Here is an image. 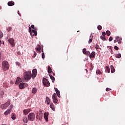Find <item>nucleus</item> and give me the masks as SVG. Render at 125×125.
<instances>
[{"mask_svg":"<svg viewBox=\"0 0 125 125\" xmlns=\"http://www.w3.org/2000/svg\"><path fill=\"white\" fill-rule=\"evenodd\" d=\"M114 49H115V50H119V47L114 46Z\"/></svg>","mask_w":125,"mask_h":125,"instance_id":"43","label":"nucleus"},{"mask_svg":"<svg viewBox=\"0 0 125 125\" xmlns=\"http://www.w3.org/2000/svg\"><path fill=\"white\" fill-rule=\"evenodd\" d=\"M102 35H103V36H104V37H105V36H106V32H103L102 33Z\"/></svg>","mask_w":125,"mask_h":125,"instance_id":"45","label":"nucleus"},{"mask_svg":"<svg viewBox=\"0 0 125 125\" xmlns=\"http://www.w3.org/2000/svg\"><path fill=\"white\" fill-rule=\"evenodd\" d=\"M28 30H29V32L30 33V36H31V37H33V33H32V28L29 26Z\"/></svg>","mask_w":125,"mask_h":125,"instance_id":"28","label":"nucleus"},{"mask_svg":"<svg viewBox=\"0 0 125 125\" xmlns=\"http://www.w3.org/2000/svg\"><path fill=\"white\" fill-rule=\"evenodd\" d=\"M38 115H39L40 118H41V119H42V113L40 112V113H38Z\"/></svg>","mask_w":125,"mask_h":125,"instance_id":"41","label":"nucleus"},{"mask_svg":"<svg viewBox=\"0 0 125 125\" xmlns=\"http://www.w3.org/2000/svg\"><path fill=\"white\" fill-rule=\"evenodd\" d=\"M7 5L8 6H13L14 5V2L13 1H9L8 2Z\"/></svg>","mask_w":125,"mask_h":125,"instance_id":"18","label":"nucleus"},{"mask_svg":"<svg viewBox=\"0 0 125 125\" xmlns=\"http://www.w3.org/2000/svg\"><path fill=\"white\" fill-rule=\"evenodd\" d=\"M11 119L12 120H15L16 119V115L15 114V113H12V115H11Z\"/></svg>","mask_w":125,"mask_h":125,"instance_id":"22","label":"nucleus"},{"mask_svg":"<svg viewBox=\"0 0 125 125\" xmlns=\"http://www.w3.org/2000/svg\"><path fill=\"white\" fill-rule=\"evenodd\" d=\"M115 57L116 58H121L122 57V55L121 54H118L116 55Z\"/></svg>","mask_w":125,"mask_h":125,"instance_id":"33","label":"nucleus"},{"mask_svg":"<svg viewBox=\"0 0 125 125\" xmlns=\"http://www.w3.org/2000/svg\"><path fill=\"white\" fill-rule=\"evenodd\" d=\"M10 83H13V82L12 81H11Z\"/></svg>","mask_w":125,"mask_h":125,"instance_id":"55","label":"nucleus"},{"mask_svg":"<svg viewBox=\"0 0 125 125\" xmlns=\"http://www.w3.org/2000/svg\"><path fill=\"white\" fill-rule=\"evenodd\" d=\"M21 82H22V81L21 80V78H20V77H18L15 82V84H19L20 83H21Z\"/></svg>","mask_w":125,"mask_h":125,"instance_id":"16","label":"nucleus"},{"mask_svg":"<svg viewBox=\"0 0 125 125\" xmlns=\"http://www.w3.org/2000/svg\"><path fill=\"white\" fill-rule=\"evenodd\" d=\"M28 86V84L27 83H23V88L27 87Z\"/></svg>","mask_w":125,"mask_h":125,"instance_id":"38","label":"nucleus"},{"mask_svg":"<svg viewBox=\"0 0 125 125\" xmlns=\"http://www.w3.org/2000/svg\"><path fill=\"white\" fill-rule=\"evenodd\" d=\"M42 59H44V58H45V57H44V53H42Z\"/></svg>","mask_w":125,"mask_h":125,"instance_id":"48","label":"nucleus"},{"mask_svg":"<svg viewBox=\"0 0 125 125\" xmlns=\"http://www.w3.org/2000/svg\"><path fill=\"white\" fill-rule=\"evenodd\" d=\"M35 49H36L37 51H39V52H41V45H39L38 48H35Z\"/></svg>","mask_w":125,"mask_h":125,"instance_id":"31","label":"nucleus"},{"mask_svg":"<svg viewBox=\"0 0 125 125\" xmlns=\"http://www.w3.org/2000/svg\"><path fill=\"white\" fill-rule=\"evenodd\" d=\"M34 55L33 56V58H35V57H36V56H37V53L36 52H35V51H34Z\"/></svg>","mask_w":125,"mask_h":125,"instance_id":"47","label":"nucleus"},{"mask_svg":"<svg viewBox=\"0 0 125 125\" xmlns=\"http://www.w3.org/2000/svg\"><path fill=\"white\" fill-rule=\"evenodd\" d=\"M10 107V108L8 109L7 110L4 112V115L5 116H8V115H9V114H10V113L11 112V109L13 108V105H11Z\"/></svg>","mask_w":125,"mask_h":125,"instance_id":"7","label":"nucleus"},{"mask_svg":"<svg viewBox=\"0 0 125 125\" xmlns=\"http://www.w3.org/2000/svg\"><path fill=\"white\" fill-rule=\"evenodd\" d=\"M42 83L43 85L44 86H46V87H48V86H50V83H49V81L46 78H43L42 79Z\"/></svg>","mask_w":125,"mask_h":125,"instance_id":"3","label":"nucleus"},{"mask_svg":"<svg viewBox=\"0 0 125 125\" xmlns=\"http://www.w3.org/2000/svg\"><path fill=\"white\" fill-rule=\"evenodd\" d=\"M16 65H17V66H20V63L19 62H16Z\"/></svg>","mask_w":125,"mask_h":125,"instance_id":"49","label":"nucleus"},{"mask_svg":"<svg viewBox=\"0 0 125 125\" xmlns=\"http://www.w3.org/2000/svg\"><path fill=\"white\" fill-rule=\"evenodd\" d=\"M8 42L10 43L12 47H14L15 44H14V39L12 38L9 39Z\"/></svg>","mask_w":125,"mask_h":125,"instance_id":"6","label":"nucleus"},{"mask_svg":"<svg viewBox=\"0 0 125 125\" xmlns=\"http://www.w3.org/2000/svg\"><path fill=\"white\" fill-rule=\"evenodd\" d=\"M18 14H19V15H20V16H21V14L19 12V11H18Z\"/></svg>","mask_w":125,"mask_h":125,"instance_id":"52","label":"nucleus"},{"mask_svg":"<svg viewBox=\"0 0 125 125\" xmlns=\"http://www.w3.org/2000/svg\"><path fill=\"white\" fill-rule=\"evenodd\" d=\"M12 28L11 27H8L7 28V31L8 32H9L10 31H11Z\"/></svg>","mask_w":125,"mask_h":125,"instance_id":"39","label":"nucleus"},{"mask_svg":"<svg viewBox=\"0 0 125 125\" xmlns=\"http://www.w3.org/2000/svg\"><path fill=\"white\" fill-rule=\"evenodd\" d=\"M95 48L96 49H99V45H98V44H96V46H95Z\"/></svg>","mask_w":125,"mask_h":125,"instance_id":"42","label":"nucleus"},{"mask_svg":"<svg viewBox=\"0 0 125 125\" xmlns=\"http://www.w3.org/2000/svg\"><path fill=\"white\" fill-rule=\"evenodd\" d=\"M89 38H90V39H89V40L88 41V43H91V42H92V39L93 38V36L92 35V34H90Z\"/></svg>","mask_w":125,"mask_h":125,"instance_id":"20","label":"nucleus"},{"mask_svg":"<svg viewBox=\"0 0 125 125\" xmlns=\"http://www.w3.org/2000/svg\"><path fill=\"white\" fill-rule=\"evenodd\" d=\"M112 41H113V37H110L109 39V42H112Z\"/></svg>","mask_w":125,"mask_h":125,"instance_id":"46","label":"nucleus"},{"mask_svg":"<svg viewBox=\"0 0 125 125\" xmlns=\"http://www.w3.org/2000/svg\"><path fill=\"white\" fill-rule=\"evenodd\" d=\"M50 79L51 80H52V83H54V81H55V78L53 77V76L51 75H49Z\"/></svg>","mask_w":125,"mask_h":125,"instance_id":"26","label":"nucleus"},{"mask_svg":"<svg viewBox=\"0 0 125 125\" xmlns=\"http://www.w3.org/2000/svg\"><path fill=\"white\" fill-rule=\"evenodd\" d=\"M57 96L55 93H54L52 95L53 102H54V103H57L58 102V100H57Z\"/></svg>","mask_w":125,"mask_h":125,"instance_id":"8","label":"nucleus"},{"mask_svg":"<svg viewBox=\"0 0 125 125\" xmlns=\"http://www.w3.org/2000/svg\"><path fill=\"white\" fill-rule=\"evenodd\" d=\"M116 40H117V42H118V43H122V38H120L119 36H117Z\"/></svg>","mask_w":125,"mask_h":125,"instance_id":"17","label":"nucleus"},{"mask_svg":"<svg viewBox=\"0 0 125 125\" xmlns=\"http://www.w3.org/2000/svg\"><path fill=\"white\" fill-rule=\"evenodd\" d=\"M42 52H43V49L42 50Z\"/></svg>","mask_w":125,"mask_h":125,"instance_id":"56","label":"nucleus"},{"mask_svg":"<svg viewBox=\"0 0 125 125\" xmlns=\"http://www.w3.org/2000/svg\"><path fill=\"white\" fill-rule=\"evenodd\" d=\"M29 112H31V109H30L23 110V114H24V115H25V116L28 115V114H29Z\"/></svg>","mask_w":125,"mask_h":125,"instance_id":"12","label":"nucleus"},{"mask_svg":"<svg viewBox=\"0 0 125 125\" xmlns=\"http://www.w3.org/2000/svg\"><path fill=\"white\" fill-rule=\"evenodd\" d=\"M31 28L32 29H36V28H35V25H34L33 24L31 25Z\"/></svg>","mask_w":125,"mask_h":125,"instance_id":"51","label":"nucleus"},{"mask_svg":"<svg viewBox=\"0 0 125 125\" xmlns=\"http://www.w3.org/2000/svg\"><path fill=\"white\" fill-rule=\"evenodd\" d=\"M22 121H23V123H28V118H27V117L24 116L23 117Z\"/></svg>","mask_w":125,"mask_h":125,"instance_id":"23","label":"nucleus"},{"mask_svg":"<svg viewBox=\"0 0 125 125\" xmlns=\"http://www.w3.org/2000/svg\"><path fill=\"white\" fill-rule=\"evenodd\" d=\"M1 44V41L0 40V45Z\"/></svg>","mask_w":125,"mask_h":125,"instance_id":"54","label":"nucleus"},{"mask_svg":"<svg viewBox=\"0 0 125 125\" xmlns=\"http://www.w3.org/2000/svg\"><path fill=\"white\" fill-rule=\"evenodd\" d=\"M85 70L86 71V72H87V69H85Z\"/></svg>","mask_w":125,"mask_h":125,"instance_id":"57","label":"nucleus"},{"mask_svg":"<svg viewBox=\"0 0 125 125\" xmlns=\"http://www.w3.org/2000/svg\"><path fill=\"white\" fill-rule=\"evenodd\" d=\"M110 90H111V89H110V88H106V91H110Z\"/></svg>","mask_w":125,"mask_h":125,"instance_id":"50","label":"nucleus"},{"mask_svg":"<svg viewBox=\"0 0 125 125\" xmlns=\"http://www.w3.org/2000/svg\"><path fill=\"white\" fill-rule=\"evenodd\" d=\"M111 70V73L113 74V73H115V68H114V66L111 65L110 66Z\"/></svg>","mask_w":125,"mask_h":125,"instance_id":"27","label":"nucleus"},{"mask_svg":"<svg viewBox=\"0 0 125 125\" xmlns=\"http://www.w3.org/2000/svg\"><path fill=\"white\" fill-rule=\"evenodd\" d=\"M3 94H4V93H3V91H1L0 92V96H2V95H3Z\"/></svg>","mask_w":125,"mask_h":125,"instance_id":"44","label":"nucleus"},{"mask_svg":"<svg viewBox=\"0 0 125 125\" xmlns=\"http://www.w3.org/2000/svg\"><path fill=\"white\" fill-rule=\"evenodd\" d=\"M37 90H38V89H37V88H36V87L33 88L32 91V93H33V94H36V93H37Z\"/></svg>","mask_w":125,"mask_h":125,"instance_id":"19","label":"nucleus"},{"mask_svg":"<svg viewBox=\"0 0 125 125\" xmlns=\"http://www.w3.org/2000/svg\"><path fill=\"white\" fill-rule=\"evenodd\" d=\"M83 52L85 55H89V54H90L89 51H87L86 48H83Z\"/></svg>","mask_w":125,"mask_h":125,"instance_id":"10","label":"nucleus"},{"mask_svg":"<svg viewBox=\"0 0 125 125\" xmlns=\"http://www.w3.org/2000/svg\"><path fill=\"white\" fill-rule=\"evenodd\" d=\"M48 73H52V69L50 67V66L48 67Z\"/></svg>","mask_w":125,"mask_h":125,"instance_id":"32","label":"nucleus"},{"mask_svg":"<svg viewBox=\"0 0 125 125\" xmlns=\"http://www.w3.org/2000/svg\"><path fill=\"white\" fill-rule=\"evenodd\" d=\"M23 77L25 81H30V79H32V72L30 71L24 72Z\"/></svg>","mask_w":125,"mask_h":125,"instance_id":"1","label":"nucleus"},{"mask_svg":"<svg viewBox=\"0 0 125 125\" xmlns=\"http://www.w3.org/2000/svg\"><path fill=\"white\" fill-rule=\"evenodd\" d=\"M3 37V33L1 32V31H0V39H1Z\"/></svg>","mask_w":125,"mask_h":125,"instance_id":"37","label":"nucleus"},{"mask_svg":"<svg viewBox=\"0 0 125 125\" xmlns=\"http://www.w3.org/2000/svg\"><path fill=\"white\" fill-rule=\"evenodd\" d=\"M28 119L29 121L33 122V121H35V119H36V115L34 113H30L28 115Z\"/></svg>","mask_w":125,"mask_h":125,"instance_id":"4","label":"nucleus"},{"mask_svg":"<svg viewBox=\"0 0 125 125\" xmlns=\"http://www.w3.org/2000/svg\"><path fill=\"white\" fill-rule=\"evenodd\" d=\"M36 119L39 120L40 121H41V117H40V116L39 115V114H38L37 116H36Z\"/></svg>","mask_w":125,"mask_h":125,"instance_id":"40","label":"nucleus"},{"mask_svg":"<svg viewBox=\"0 0 125 125\" xmlns=\"http://www.w3.org/2000/svg\"><path fill=\"white\" fill-rule=\"evenodd\" d=\"M106 35L107 36V37H109V36H110V35H111V32H110V31L109 30H107L106 32Z\"/></svg>","mask_w":125,"mask_h":125,"instance_id":"34","label":"nucleus"},{"mask_svg":"<svg viewBox=\"0 0 125 125\" xmlns=\"http://www.w3.org/2000/svg\"><path fill=\"white\" fill-rule=\"evenodd\" d=\"M50 107L51 109L53 110V111H55V107H54V104H53V103H51L50 104Z\"/></svg>","mask_w":125,"mask_h":125,"instance_id":"21","label":"nucleus"},{"mask_svg":"<svg viewBox=\"0 0 125 125\" xmlns=\"http://www.w3.org/2000/svg\"><path fill=\"white\" fill-rule=\"evenodd\" d=\"M2 67L4 71H7L9 69V66L8 65V62L6 61H4L2 62Z\"/></svg>","mask_w":125,"mask_h":125,"instance_id":"2","label":"nucleus"},{"mask_svg":"<svg viewBox=\"0 0 125 125\" xmlns=\"http://www.w3.org/2000/svg\"><path fill=\"white\" fill-rule=\"evenodd\" d=\"M54 89L56 91V93L58 96V97H59V98H60L61 96H60V91H59V90H58V89L56 87L54 88Z\"/></svg>","mask_w":125,"mask_h":125,"instance_id":"11","label":"nucleus"},{"mask_svg":"<svg viewBox=\"0 0 125 125\" xmlns=\"http://www.w3.org/2000/svg\"><path fill=\"white\" fill-rule=\"evenodd\" d=\"M77 32H80V31H78Z\"/></svg>","mask_w":125,"mask_h":125,"instance_id":"58","label":"nucleus"},{"mask_svg":"<svg viewBox=\"0 0 125 125\" xmlns=\"http://www.w3.org/2000/svg\"><path fill=\"white\" fill-rule=\"evenodd\" d=\"M36 77H37V69H34L32 70V79H35Z\"/></svg>","mask_w":125,"mask_h":125,"instance_id":"9","label":"nucleus"},{"mask_svg":"<svg viewBox=\"0 0 125 125\" xmlns=\"http://www.w3.org/2000/svg\"><path fill=\"white\" fill-rule=\"evenodd\" d=\"M32 33H34V34H32V36H37L38 35V32H37V28H34V29H33L32 30Z\"/></svg>","mask_w":125,"mask_h":125,"instance_id":"15","label":"nucleus"},{"mask_svg":"<svg viewBox=\"0 0 125 125\" xmlns=\"http://www.w3.org/2000/svg\"><path fill=\"white\" fill-rule=\"evenodd\" d=\"M9 105H10V102H7L6 103H5L4 104H1V108L2 109H6V108L7 107H8V106H9Z\"/></svg>","mask_w":125,"mask_h":125,"instance_id":"5","label":"nucleus"},{"mask_svg":"<svg viewBox=\"0 0 125 125\" xmlns=\"http://www.w3.org/2000/svg\"><path fill=\"white\" fill-rule=\"evenodd\" d=\"M110 68H109V67L108 66H106L105 67V72H106L107 73H110Z\"/></svg>","mask_w":125,"mask_h":125,"instance_id":"29","label":"nucleus"},{"mask_svg":"<svg viewBox=\"0 0 125 125\" xmlns=\"http://www.w3.org/2000/svg\"><path fill=\"white\" fill-rule=\"evenodd\" d=\"M46 103H47V104L48 105H49V103H50V99H49V98H48V97H47L46 98V101H45Z\"/></svg>","mask_w":125,"mask_h":125,"instance_id":"24","label":"nucleus"},{"mask_svg":"<svg viewBox=\"0 0 125 125\" xmlns=\"http://www.w3.org/2000/svg\"><path fill=\"white\" fill-rule=\"evenodd\" d=\"M96 74H98V75H101V71L99 69H97L96 71Z\"/></svg>","mask_w":125,"mask_h":125,"instance_id":"36","label":"nucleus"},{"mask_svg":"<svg viewBox=\"0 0 125 125\" xmlns=\"http://www.w3.org/2000/svg\"><path fill=\"white\" fill-rule=\"evenodd\" d=\"M111 46H110V48H111Z\"/></svg>","mask_w":125,"mask_h":125,"instance_id":"59","label":"nucleus"},{"mask_svg":"<svg viewBox=\"0 0 125 125\" xmlns=\"http://www.w3.org/2000/svg\"><path fill=\"white\" fill-rule=\"evenodd\" d=\"M101 40H102V41H106V37L105 36H103L101 35L100 36Z\"/></svg>","mask_w":125,"mask_h":125,"instance_id":"30","label":"nucleus"},{"mask_svg":"<svg viewBox=\"0 0 125 125\" xmlns=\"http://www.w3.org/2000/svg\"><path fill=\"white\" fill-rule=\"evenodd\" d=\"M98 30L100 31L101 30H102V26L101 25H98L97 27Z\"/></svg>","mask_w":125,"mask_h":125,"instance_id":"35","label":"nucleus"},{"mask_svg":"<svg viewBox=\"0 0 125 125\" xmlns=\"http://www.w3.org/2000/svg\"><path fill=\"white\" fill-rule=\"evenodd\" d=\"M116 42H117V40H115L114 41V43H116Z\"/></svg>","mask_w":125,"mask_h":125,"instance_id":"53","label":"nucleus"},{"mask_svg":"<svg viewBox=\"0 0 125 125\" xmlns=\"http://www.w3.org/2000/svg\"><path fill=\"white\" fill-rule=\"evenodd\" d=\"M90 58H94L95 57L96 53L95 52L92 51L91 53L89 54Z\"/></svg>","mask_w":125,"mask_h":125,"instance_id":"14","label":"nucleus"},{"mask_svg":"<svg viewBox=\"0 0 125 125\" xmlns=\"http://www.w3.org/2000/svg\"><path fill=\"white\" fill-rule=\"evenodd\" d=\"M19 87L20 89H22V88H24V83H20L19 84Z\"/></svg>","mask_w":125,"mask_h":125,"instance_id":"25","label":"nucleus"},{"mask_svg":"<svg viewBox=\"0 0 125 125\" xmlns=\"http://www.w3.org/2000/svg\"><path fill=\"white\" fill-rule=\"evenodd\" d=\"M44 119L46 122H48V113H44Z\"/></svg>","mask_w":125,"mask_h":125,"instance_id":"13","label":"nucleus"}]
</instances>
